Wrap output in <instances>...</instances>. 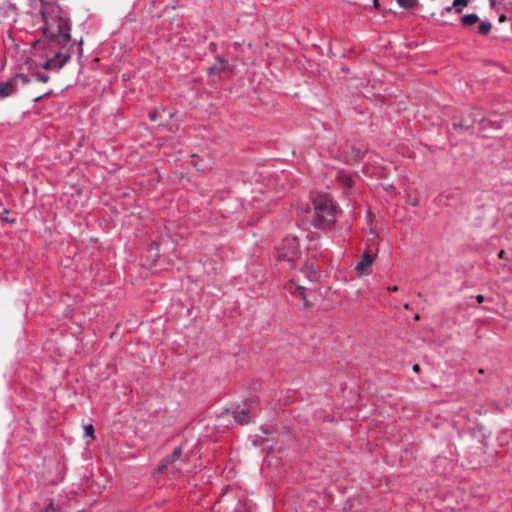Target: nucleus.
<instances>
[{
  "instance_id": "b1692460",
  "label": "nucleus",
  "mask_w": 512,
  "mask_h": 512,
  "mask_svg": "<svg viewBox=\"0 0 512 512\" xmlns=\"http://www.w3.org/2000/svg\"><path fill=\"white\" fill-rule=\"evenodd\" d=\"M413 370L417 372L419 370V366L418 365H414L413 366Z\"/></svg>"
},
{
  "instance_id": "f257e3e1",
  "label": "nucleus",
  "mask_w": 512,
  "mask_h": 512,
  "mask_svg": "<svg viewBox=\"0 0 512 512\" xmlns=\"http://www.w3.org/2000/svg\"><path fill=\"white\" fill-rule=\"evenodd\" d=\"M313 204V211L310 212L312 225L325 228L335 223L338 208L331 197L319 195L315 198Z\"/></svg>"
},
{
  "instance_id": "a211bd4d",
  "label": "nucleus",
  "mask_w": 512,
  "mask_h": 512,
  "mask_svg": "<svg viewBox=\"0 0 512 512\" xmlns=\"http://www.w3.org/2000/svg\"><path fill=\"white\" fill-rule=\"evenodd\" d=\"M56 508L53 503H50L47 507H45L41 512H56Z\"/></svg>"
},
{
  "instance_id": "423d86ee",
  "label": "nucleus",
  "mask_w": 512,
  "mask_h": 512,
  "mask_svg": "<svg viewBox=\"0 0 512 512\" xmlns=\"http://www.w3.org/2000/svg\"><path fill=\"white\" fill-rule=\"evenodd\" d=\"M71 58V51L59 50L52 58L48 59L43 68L48 70H60Z\"/></svg>"
},
{
  "instance_id": "9b49d317",
  "label": "nucleus",
  "mask_w": 512,
  "mask_h": 512,
  "mask_svg": "<svg viewBox=\"0 0 512 512\" xmlns=\"http://www.w3.org/2000/svg\"><path fill=\"white\" fill-rule=\"evenodd\" d=\"M286 289L292 293V294H296V295H299L303 300H305V288L300 286V285H296L294 284L293 282L289 283L287 286H286Z\"/></svg>"
},
{
  "instance_id": "ddd939ff",
  "label": "nucleus",
  "mask_w": 512,
  "mask_h": 512,
  "mask_svg": "<svg viewBox=\"0 0 512 512\" xmlns=\"http://www.w3.org/2000/svg\"><path fill=\"white\" fill-rule=\"evenodd\" d=\"M492 28V25L489 21L485 20V21H482L478 27V32L480 34H488L490 32Z\"/></svg>"
},
{
  "instance_id": "412c9836",
  "label": "nucleus",
  "mask_w": 512,
  "mask_h": 512,
  "mask_svg": "<svg viewBox=\"0 0 512 512\" xmlns=\"http://www.w3.org/2000/svg\"><path fill=\"white\" fill-rule=\"evenodd\" d=\"M150 119H151L152 121H155V120H156V112L150 113Z\"/></svg>"
},
{
  "instance_id": "6e6552de",
  "label": "nucleus",
  "mask_w": 512,
  "mask_h": 512,
  "mask_svg": "<svg viewBox=\"0 0 512 512\" xmlns=\"http://www.w3.org/2000/svg\"><path fill=\"white\" fill-rule=\"evenodd\" d=\"M254 416L255 410L251 406H249L248 408H243L241 410H235L232 412V417L234 418L236 423L240 425L250 423Z\"/></svg>"
},
{
  "instance_id": "7ed1b4c3",
  "label": "nucleus",
  "mask_w": 512,
  "mask_h": 512,
  "mask_svg": "<svg viewBox=\"0 0 512 512\" xmlns=\"http://www.w3.org/2000/svg\"><path fill=\"white\" fill-rule=\"evenodd\" d=\"M161 469H164L173 475L189 473L191 471L187 463V457H182L181 447H176L172 454L163 460Z\"/></svg>"
},
{
  "instance_id": "2eb2a0df",
  "label": "nucleus",
  "mask_w": 512,
  "mask_h": 512,
  "mask_svg": "<svg viewBox=\"0 0 512 512\" xmlns=\"http://www.w3.org/2000/svg\"><path fill=\"white\" fill-rule=\"evenodd\" d=\"M469 0H454L453 1V8L456 12L460 13L462 7H465L468 5Z\"/></svg>"
},
{
  "instance_id": "20e7f679",
  "label": "nucleus",
  "mask_w": 512,
  "mask_h": 512,
  "mask_svg": "<svg viewBox=\"0 0 512 512\" xmlns=\"http://www.w3.org/2000/svg\"><path fill=\"white\" fill-rule=\"evenodd\" d=\"M71 26L68 19L59 18L57 24V32L53 33L51 36V40L54 45L59 46L60 50H69L74 46V43L71 42Z\"/></svg>"
},
{
  "instance_id": "aec40b11",
  "label": "nucleus",
  "mask_w": 512,
  "mask_h": 512,
  "mask_svg": "<svg viewBox=\"0 0 512 512\" xmlns=\"http://www.w3.org/2000/svg\"><path fill=\"white\" fill-rule=\"evenodd\" d=\"M484 299H485V298H484V296H483V295H477V296H476V300H477V302H478V303H482V302L484 301Z\"/></svg>"
},
{
  "instance_id": "f3484780",
  "label": "nucleus",
  "mask_w": 512,
  "mask_h": 512,
  "mask_svg": "<svg viewBox=\"0 0 512 512\" xmlns=\"http://www.w3.org/2000/svg\"><path fill=\"white\" fill-rule=\"evenodd\" d=\"M37 81L46 83L49 81V76L47 74H38L36 77Z\"/></svg>"
},
{
  "instance_id": "39448f33",
  "label": "nucleus",
  "mask_w": 512,
  "mask_h": 512,
  "mask_svg": "<svg viewBox=\"0 0 512 512\" xmlns=\"http://www.w3.org/2000/svg\"><path fill=\"white\" fill-rule=\"evenodd\" d=\"M30 82L27 75L18 73L7 81L0 82V100L15 95Z\"/></svg>"
},
{
  "instance_id": "9d476101",
  "label": "nucleus",
  "mask_w": 512,
  "mask_h": 512,
  "mask_svg": "<svg viewBox=\"0 0 512 512\" xmlns=\"http://www.w3.org/2000/svg\"><path fill=\"white\" fill-rule=\"evenodd\" d=\"M301 273H303L312 282L318 281L321 276L317 269L308 266L305 268V270H302Z\"/></svg>"
},
{
  "instance_id": "1a4fd4ad",
  "label": "nucleus",
  "mask_w": 512,
  "mask_h": 512,
  "mask_svg": "<svg viewBox=\"0 0 512 512\" xmlns=\"http://www.w3.org/2000/svg\"><path fill=\"white\" fill-rule=\"evenodd\" d=\"M336 181L344 188V193L346 194L353 186L354 177L348 172L338 171L336 173Z\"/></svg>"
},
{
  "instance_id": "4be33fe9",
  "label": "nucleus",
  "mask_w": 512,
  "mask_h": 512,
  "mask_svg": "<svg viewBox=\"0 0 512 512\" xmlns=\"http://www.w3.org/2000/svg\"><path fill=\"white\" fill-rule=\"evenodd\" d=\"M504 255H505V251L504 250H501L498 254L499 258H504Z\"/></svg>"
},
{
  "instance_id": "f03ea898",
  "label": "nucleus",
  "mask_w": 512,
  "mask_h": 512,
  "mask_svg": "<svg viewBox=\"0 0 512 512\" xmlns=\"http://www.w3.org/2000/svg\"><path fill=\"white\" fill-rule=\"evenodd\" d=\"M299 241L296 237L287 236L277 247L276 257L279 261H286L290 267H294L295 261L299 258Z\"/></svg>"
},
{
  "instance_id": "393cba45",
  "label": "nucleus",
  "mask_w": 512,
  "mask_h": 512,
  "mask_svg": "<svg viewBox=\"0 0 512 512\" xmlns=\"http://www.w3.org/2000/svg\"><path fill=\"white\" fill-rule=\"evenodd\" d=\"M379 6V3H378V0H374V7H378Z\"/></svg>"
},
{
  "instance_id": "4468645a",
  "label": "nucleus",
  "mask_w": 512,
  "mask_h": 512,
  "mask_svg": "<svg viewBox=\"0 0 512 512\" xmlns=\"http://www.w3.org/2000/svg\"><path fill=\"white\" fill-rule=\"evenodd\" d=\"M396 2L401 8L411 9L416 5L417 0H396Z\"/></svg>"
},
{
  "instance_id": "0eeeda50",
  "label": "nucleus",
  "mask_w": 512,
  "mask_h": 512,
  "mask_svg": "<svg viewBox=\"0 0 512 512\" xmlns=\"http://www.w3.org/2000/svg\"><path fill=\"white\" fill-rule=\"evenodd\" d=\"M376 256L370 254L369 251H364L361 259L356 265V271L359 275H367L371 272V265L374 262Z\"/></svg>"
},
{
  "instance_id": "6ab92c4d",
  "label": "nucleus",
  "mask_w": 512,
  "mask_h": 512,
  "mask_svg": "<svg viewBox=\"0 0 512 512\" xmlns=\"http://www.w3.org/2000/svg\"><path fill=\"white\" fill-rule=\"evenodd\" d=\"M388 290L390 292H397L399 290V287L397 285H394V286H389L388 287Z\"/></svg>"
},
{
  "instance_id": "f8f14e48",
  "label": "nucleus",
  "mask_w": 512,
  "mask_h": 512,
  "mask_svg": "<svg viewBox=\"0 0 512 512\" xmlns=\"http://www.w3.org/2000/svg\"><path fill=\"white\" fill-rule=\"evenodd\" d=\"M479 21V18L476 14L472 13V14H467V15H464L461 19V22L464 26H472L474 25L475 23H477Z\"/></svg>"
},
{
  "instance_id": "5701e85b",
  "label": "nucleus",
  "mask_w": 512,
  "mask_h": 512,
  "mask_svg": "<svg viewBox=\"0 0 512 512\" xmlns=\"http://www.w3.org/2000/svg\"><path fill=\"white\" fill-rule=\"evenodd\" d=\"M505 19H506V17H505L504 15H501V16H500V18H499V20H500L501 22L505 21Z\"/></svg>"
},
{
  "instance_id": "dca6fc26",
  "label": "nucleus",
  "mask_w": 512,
  "mask_h": 512,
  "mask_svg": "<svg viewBox=\"0 0 512 512\" xmlns=\"http://www.w3.org/2000/svg\"><path fill=\"white\" fill-rule=\"evenodd\" d=\"M84 434L85 436L94 437V427L91 424H87L84 426Z\"/></svg>"
}]
</instances>
